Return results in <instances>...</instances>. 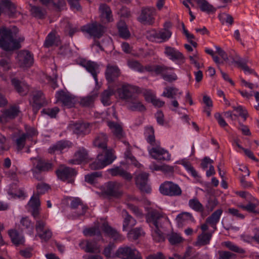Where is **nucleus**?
<instances>
[{"mask_svg": "<svg viewBox=\"0 0 259 259\" xmlns=\"http://www.w3.org/2000/svg\"><path fill=\"white\" fill-rule=\"evenodd\" d=\"M56 98L58 102H60L62 105L71 108L75 106L76 100L74 95L68 92L63 90L58 91L56 92Z\"/></svg>", "mask_w": 259, "mask_h": 259, "instance_id": "13", "label": "nucleus"}, {"mask_svg": "<svg viewBox=\"0 0 259 259\" xmlns=\"http://www.w3.org/2000/svg\"><path fill=\"white\" fill-rule=\"evenodd\" d=\"M16 60L20 68H29L34 63L33 54L26 50H20L17 52Z\"/></svg>", "mask_w": 259, "mask_h": 259, "instance_id": "7", "label": "nucleus"}, {"mask_svg": "<svg viewBox=\"0 0 259 259\" xmlns=\"http://www.w3.org/2000/svg\"><path fill=\"white\" fill-rule=\"evenodd\" d=\"M115 245L113 243L110 242L107 246H105L103 251V254L107 258H115V253L112 254V251L115 249Z\"/></svg>", "mask_w": 259, "mask_h": 259, "instance_id": "52", "label": "nucleus"}, {"mask_svg": "<svg viewBox=\"0 0 259 259\" xmlns=\"http://www.w3.org/2000/svg\"><path fill=\"white\" fill-rule=\"evenodd\" d=\"M88 158L87 151L82 148L76 151L74 155V159L69 160V163L76 164H79Z\"/></svg>", "mask_w": 259, "mask_h": 259, "instance_id": "30", "label": "nucleus"}, {"mask_svg": "<svg viewBox=\"0 0 259 259\" xmlns=\"http://www.w3.org/2000/svg\"><path fill=\"white\" fill-rule=\"evenodd\" d=\"M11 32L10 31H4L3 35L6 40L0 39V48L5 51H10L18 50L21 47L20 42L24 40L23 36L20 37L18 39L12 38Z\"/></svg>", "mask_w": 259, "mask_h": 259, "instance_id": "2", "label": "nucleus"}, {"mask_svg": "<svg viewBox=\"0 0 259 259\" xmlns=\"http://www.w3.org/2000/svg\"><path fill=\"white\" fill-rule=\"evenodd\" d=\"M32 103L45 106L47 104V101L46 100L44 94L40 91H38L34 93L32 98Z\"/></svg>", "mask_w": 259, "mask_h": 259, "instance_id": "42", "label": "nucleus"}, {"mask_svg": "<svg viewBox=\"0 0 259 259\" xmlns=\"http://www.w3.org/2000/svg\"><path fill=\"white\" fill-rule=\"evenodd\" d=\"M108 171L113 177L120 176L128 181H131L132 179L131 174L120 166H116L114 168L109 169Z\"/></svg>", "mask_w": 259, "mask_h": 259, "instance_id": "23", "label": "nucleus"}, {"mask_svg": "<svg viewBox=\"0 0 259 259\" xmlns=\"http://www.w3.org/2000/svg\"><path fill=\"white\" fill-rule=\"evenodd\" d=\"M9 235L12 243L17 246L23 244L24 242L23 237L20 235L19 232L15 230L9 231Z\"/></svg>", "mask_w": 259, "mask_h": 259, "instance_id": "39", "label": "nucleus"}, {"mask_svg": "<svg viewBox=\"0 0 259 259\" xmlns=\"http://www.w3.org/2000/svg\"><path fill=\"white\" fill-rule=\"evenodd\" d=\"M108 141V139L107 135L104 133H100L95 137L93 143L95 147L102 149L105 154L106 151L112 150V149H107Z\"/></svg>", "mask_w": 259, "mask_h": 259, "instance_id": "20", "label": "nucleus"}, {"mask_svg": "<svg viewBox=\"0 0 259 259\" xmlns=\"http://www.w3.org/2000/svg\"><path fill=\"white\" fill-rule=\"evenodd\" d=\"M102 230L107 235L113 238L114 240H117L120 237L119 233L108 224H103Z\"/></svg>", "mask_w": 259, "mask_h": 259, "instance_id": "44", "label": "nucleus"}, {"mask_svg": "<svg viewBox=\"0 0 259 259\" xmlns=\"http://www.w3.org/2000/svg\"><path fill=\"white\" fill-rule=\"evenodd\" d=\"M10 31L11 32V35L12 36V38H14V37H16L17 34L19 32L18 28L14 26L11 29L7 28L6 27H2L0 28V39H2L4 41L6 40L5 37L3 36V33H4V31Z\"/></svg>", "mask_w": 259, "mask_h": 259, "instance_id": "58", "label": "nucleus"}, {"mask_svg": "<svg viewBox=\"0 0 259 259\" xmlns=\"http://www.w3.org/2000/svg\"><path fill=\"white\" fill-rule=\"evenodd\" d=\"M225 246L232 251L239 253H245V250L243 248L239 247L230 241L225 242Z\"/></svg>", "mask_w": 259, "mask_h": 259, "instance_id": "62", "label": "nucleus"}, {"mask_svg": "<svg viewBox=\"0 0 259 259\" xmlns=\"http://www.w3.org/2000/svg\"><path fill=\"white\" fill-rule=\"evenodd\" d=\"M35 220V230L37 233L42 232L46 225V218L41 213L35 215H32Z\"/></svg>", "mask_w": 259, "mask_h": 259, "instance_id": "36", "label": "nucleus"}, {"mask_svg": "<svg viewBox=\"0 0 259 259\" xmlns=\"http://www.w3.org/2000/svg\"><path fill=\"white\" fill-rule=\"evenodd\" d=\"M124 218L123 221V230L127 231L132 229L137 224V221L126 210L122 211Z\"/></svg>", "mask_w": 259, "mask_h": 259, "instance_id": "27", "label": "nucleus"}, {"mask_svg": "<svg viewBox=\"0 0 259 259\" xmlns=\"http://www.w3.org/2000/svg\"><path fill=\"white\" fill-rule=\"evenodd\" d=\"M31 208V215H36L40 213V202L38 195H33L28 204Z\"/></svg>", "mask_w": 259, "mask_h": 259, "instance_id": "24", "label": "nucleus"}, {"mask_svg": "<svg viewBox=\"0 0 259 259\" xmlns=\"http://www.w3.org/2000/svg\"><path fill=\"white\" fill-rule=\"evenodd\" d=\"M121 185L115 181H109L104 184L103 193L108 197L118 198L122 195Z\"/></svg>", "mask_w": 259, "mask_h": 259, "instance_id": "9", "label": "nucleus"}, {"mask_svg": "<svg viewBox=\"0 0 259 259\" xmlns=\"http://www.w3.org/2000/svg\"><path fill=\"white\" fill-rule=\"evenodd\" d=\"M171 32L166 28L159 31V42H162L168 40L171 35Z\"/></svg>", "mask_w": 259, "mask_h": 259, "instance_id": "56", "label": "nucleus"}, {"mask_svg": "<svg viewBox=\"0 0 259 259\" xmlns=\"http://www.w3.org/2000/svg\"><path fill=\"white\" fill-rule=\"evenodd\" d=\"M176 220L178 223H182L188 220H190L191 221H194V219L192 214L188 212H183L179 214L177 216Z\"/></svg>", "mask_w": 259, "mask_h": 259, "instance_id": "59", "label": "nucleus"}, {"mask_svg": "<svg viewBox=\"0 0 259 259\" xmlns=\"http://www.w3.org/2000/svg\"><path fill=\"white\" fill-rule=\"evenodd\" d=\"M59 179L62 181H68V183H72L77 175V171L75 168L61 165L55 171Z\"/></svg>", "mask_w": 259, "mask_h": 259, "instance_id": "11", "label": "nucleus"}, {"mask_svg": "<svg viewBox=\"0 0 259 259\" xmlns=\"http://www.w3.org/2000/svg\"><path fill=\"white\" fill-rule=\"evenodd\" d=\"M172 67H167L164 65H157L156 71V75H161L162 77L165 75L168 74L169 71L173 70Z\"/></svg>", "mask_w": 259, "mask_h": 259, "instance_id": "57", "label": "nucleus"}, {"mask_svg": "<svg viewBox=\"0 0 259 259\" xmlns=\"http://www.w3.org/2000/svg\"><path fill=\"white\" fill-rule=\"evenodd\" d=\"M145 137L147 142L152 146H157L158 142L155 141L154 130L152 126L147 127L145 130Z\"/></svg>", "mask_w": 259, "mask_h": 259, "instance_id": "37", "label": "nucleus"}, {"mask_svg": "<svg viewBox=\"0 0 259 259\" xmlns=\"http://www.w3.org/2000/svg\"><path fill=\"white\" fill-rule=\"evenodd\" d=\"M102 230L107 235L113 238L114 240H117L120 237L119 233L108 224H103Z\"/></svg>", "mask_w": 259, "mask_h": 259, "instance_id": "43", "label": "nucleus"}, {"mask_svg": "<svg viewBox=\"0 0 259 259\" xmlns=\"http://www.w3.org/2000/svg\"><path fill=\"white\" fill-rule=\"evenodd\" d=\"M186 170L195 179H199L200 177L197 171L189 162H185L182 163Z\"/></svg>", "mask_w": 259, "mask_h": 259, "instance_id": "53", "label": "nucleus"}, {"mask_svg": "<svg viewBox=\"0 0 259 259\" xmlns=\"http://www.w3.org/2000/svg\"><path fill=\"white\" fill-rule=\"evenodd\" d=\"M37 236L45 241H48L52 236V232L49 229L44 230L42 232L37 233Z\"/></svg>", "mask_w": 259, "mask_h": 259, "instance_id": "61", "label": "nucleus"}, {"mask_svg": "<svg viewBox=\"0 0 259 259\" xmlns=\"http://www.w3.org/2000/svg\"><path fill=\"white\" fill-rule=\"evenodd\" d=\"M80 30L83 33L89 34L95 39H99L104 33V27L97 22H94L83 25L81 27Z\"/></svg>", "mask_w": 259, "mask_h": 259, "instance_id": "5", "label": "nucleus"}, {"mask_svg": "<svg viewBox=\"0 0 259 259\" xmlns=\"http://www.w3.org/2000/svg\"><path fill=\"white\" fill-rule=\"evenodd\" d=\"M59 111V108L58 107H55L52 108H44L41 111V113L47 115L51 118H54L56 117Z\"/></svg>", "mask_w": 259, "mask_h": 259, "instance_id": "51", "label": "nucleus"}, {"mask_svg": "<svg viewBox=\"0 0 259 259\" xmlns=\"http://www.w3.org/2000/svg\"><path fill=\"white\" fill-rule=\"evenodd\" d=\"M114 94V91L113 89L108 88L105 90L101 95V101L104 106L111 105V97Z\"/></svg>", "mask_w": 259, "mask_h": 259, "instance_id": "38", "label": "nucleus"}, {"mask_svg": "<svg viewBox=\"0 0 259 259\" xmlns=\"http://www.w3.org/2000/svg\"><path fill=\"white\" fill-rule=\"evenodd\" d=\"M164 54L173 61L176 60L183 61L185 58L182 53L175 48L170 47L165 48Z\"/></svg>", "mask_w": 259, "mask_h": 259, "instance_id": "26", "label": "nucleus"}, {"mask_svg": "<svg viewBox=\"0 0 259 259\" xmlns=\"http://www.w3.org/2000/svg\"><path fill=\"white\" fill-rule=\"evenodd\" d=\"M28 137L27 133H23L16 139L15 143L19 150H21L24 148Z\"/></svg>", "mask_w": 259, "mask_h": 259, "instance_id": "54", "label": "nucleus"}, {"mask_svg": "<svg viewBox=\"0 0 259 259\" xmlns=\"http://www.w3.org/2000/svg\"><path fill=\"white\" fill-rule=\"evenodd\" d=\"M159 191L163 195L179 196L182 194L180 186L171 181H165L160 185Z\"/></svg>", "mask_w": 259, "mask_h": 259, "instance_id": "8", "label": "nucleus"}, {"mask_svg": "<svg viewBox=\"0 0 259 259\" xmlns=\"http://www.w3.org/2000/svg\"><path fill=\"white\" fill-rule=\"evenodd\" d=\"M117 28L120 37L128 39L131 36V33L124 21H121L117 24Z\"/></svg>", "mask_w": 259, "mask_h": 259, "instance_id": "35", "label": "nucleus"}, {"mask_svg": "<svg viewBox=\"0 0 259 259\" xmlns=\"http://www.w3.org/2000/svg\"><path fill=\"white\" fill-rule=\"evenodd\" d=\"M72 146L73 144L70 141L60 140L49 148V152L52 154L58 151L62 152L64 150L72 147Z\"/></svg>", "mask_w": 259, "mask_h": 259, "instance_id": "21", "label": "nucleus"}, {"mask_svg": "<svg viewBox=\"0 0 259 259\" xmlns=\"http://www.w3.org/2000/svg\"><path fill=\"white\" fill-rule=\"evenodd\" d=\"M146 222L153 229L152 236L153 240L160 242L164 241L165 237L164 234L160 230L162 227L163 221L166 220L164 214L157 210H150L146 215Z\"/></svg>", "mask_w": 259, "mask_h": 259, "instance_id": "1", "label": "nucleus"}, {"mask_svg": "<svg viewBox=\"0 0 259 259\" xmlns=\"http://www.w3.org/2000/svg\"><path fill=\"white\" fill-rule=\"evenodd\" d=\"M197 4L199 7L200 10L208 14L214 13L216 9L210 5L206 0H197Z\"/></svg>", "mask_w": 259, "mask_h": 259, "instance_id": "40", "label": "nucleus"}, {"mask_svg": "<svg viewBox=\"0 0 259 259\" xmlns=\"http://www.w3.org/2000/svg\"><path fill=\"white\" fill-rule=\"evenodd\" d=\"M60 43V39L55 35L54 33L51 32L47 36L44 46L45 47L49 48L54 45L58 46Z\"/></svg>", "mask_w": 259, "mask_h": 259, "instance_id": "34", "label": "nucleus"}, {"mask_svg": "<svg viewBox=\"0 0 259 259\" xmlns=\"http://www.w3.org/2000/svg\"><path fill=\"white\" fill-rule=\"evenodd\" d=\"M1 5L6 9V12L10 18H17L21 15L20 8L11 1L2 0Z\"/></svg>", "mask_w": 259, "mask_h": 259, "instance_id": "17", "label": "nucleus"}, {"mask_svg": "<svg viewBox=\"0 0 259 259\" xmlns=\"http://www.w3.org/2000/svg\"><path fill=\"white\" fill-rule=\"evenodd\" d=\"M168 240L171 245H176L182 242L183 239L178 234L172 233L169 236Z\"/></svg>", "mask_w": 259, "mask_h": 259, "instance_id": "64", "label": "nucleus"}, {"mask_svg": "<svg viewBox=\"0 0 259 259\" xmlns=\"http://www.w3.org/2000/svg\"><path fill=\"white\" fill-rule=\"evenodd\" d=\"M11 83L17 92L21 96L26 95L28 92L29 87L25 82L13 78L11 79Z\"/></svg>", "mask_w": 259, "mask_h": 259, "instance_id": "22", "label": "nucleus"}, {"mask_svg": "<svg viewBox=\"0 0 259 259\" xmlns=\"http://www.w3.org/2000/svg\"><path fill=\"white\" fill-rule=\"evenodd\" d=\"M115 159L112 150L106 151L104 156L102 154L98 155L97 159L90 164V168L92 170L102 169L112 163Z\"/></svg>", "mask_w": 259, "mask_h": 259, "instance_id": "3", "label": "nucleus"}, {"mask_svg": "<svg viewBox=\"0 0 259 259\" xmlns=\"http://www.w3.org/2000/svg\"><path fill=\"white\" fill-rule=\"evenodd\" d=\"M181 92H179V89L175 87H167L164 88L162 96L170 99H175L177 95L179 97L182 95Z\"/></svg>", "mask_w": 259, "mask_h": 259, "instance_id": "41", "label": "nucleus"}, {"mask_svg": "<svg viewBox=\"0 0 259 259\" xmlns=\"http://www.w3.org/2000/svg\"><path fill=\"white\" fill-rule=\"evenodd\" d=\"M32 166L41 171L47 172L51 171L53 168V164L52 162L41 157H35L31 159Z\"/></svg>", "mask_w": 259, "mask_h": 259, "instance_id": "18", "label": "nucleus"}, {"mask_svg": "<svg viewBox=\"0 0 259 259\" xmlns=\"http://www.w3.org/2000/svg\"><path fill=\"white\" fill-rule=\"evenodd\" d=\"M20 112L19 107L13 105L4 110L2 116L6 119H13L18 116Z\"/></svg>", "mask_w": 259, "mask_h": 259, "instance_id": "29", "label": "nucleus"}, {"mask_svg": "<svg viewBox=\"0 0 259 259\" xmlns=\"http://www.w3.org/2000/svg\"><path fill=\"white\" fill-rule=\"evenodd\" d=\"M150 156L154 159L159 161H169L170 159V154L168 151L160 147V143L158 142L157 146H155L148 149Z\"/></svg>", "mask_w": 259, "mask_h": 259, "instance_id": "14", "label": "nucleus"}, {"mask_svg": "<svg viewBox=\"0 0 259 259\" xmlns=\"http://www.w3.org/2000/svg\"><path fill=\"white\" fill-rule=\"evenodd\" d=\"M81 65L83 67H84L89 73H90L92 74L96 82L97 83V70L99 69V67L98 64L95 62L92 61H88L87 62L81 63Z\"/></svg>", "mask_w": 259, "mask_h": 259, "instance_id": "25", "label": "nucleus"}, {"mask_svg": "<svg viewBox=\"0 0 259 259\" xmlns=\"http://www.w3.org/2000/svg\"><path fill=\"white\" fill-rule=\"evenodd\" d=\"M139 91V89L137 86L125 83L117 89V93L120 99L128 102L132 99L135 100L136 93Z\"/></svg>", "mask_w": 259, "mask_h": 259, "instance_id": "4", "label": "nucleus"}, {"mask_svg": "<svg viewBox=\"0 0 259 259\" xmlns=\"http://www.w3.org/2000/svg\"><path fill=\"white\" fill-rule=\"evenodd\" d=\"M70 207L72 209L75 210L74 212L77 217L84 215L89 209L87 205L84 204L81 199L78 197L73 198L71 200Z\"/></svg>", "mask_w": 259, "mask_h": 259, "instance_id": "15", "label": "nucleus"}, {"mask_svg": "<svg viewBox=\"0 0 259 259\" xmlns=\"http://www.w3.org/2000/svg\"><path fill=\"white\" fill-rule=\"evenodd\" d=\"M127 103H129L128 105V109L131 111H138L142 112L146 110L145 107L139 100L138 95L135 97V100L132 99Z\"/></svg>", "mask_w": 259, "mask_h": 259, "instance_id": "31", "label": "nucleus"}, {"mask_svg": "<svg viewBox=\"0 0 259 259\" xmlns=\"http://www.w3.org/2000/svg\"><path fill=\"white\" fill-rule=\"evenodd\" d=\"M120 75V71L116 65L108 64L105 72L106 79L108 83L114 82Z\"/></svg>", "mask_w": 259, "mask_h": 259, "instance_id": "19", "label": "nucleus"}, {"mask_svg": "<svg viewBox=\"0 0 259 259\" xmlns=\"http://www.w3.org/2000/svg\"><path fill=\"white\" fill-rule=\"evenodd\" d=\"M223 212L221 208L217 209L206 219V223L210 226H215L219 222Z\"/></svg>", "mask_w": 259, "mask_h": 259, "instance_id": "32", "label": "nucleus"}, {"mask_svg": "<svg viewBox=\"0 0 259 259\" xmlns=\"http://www.w3.org/2000/svg\"><path fill=\"white\" fill-rule=\"evenodd\" d=\"M107 125L116 138L121 139L124 137L125 134L123 132L122 127L119 123L114 121H109Z\"/></svg>", "mask_w": 259, "mask_h": 259, "instance_id": "28", "label": "nucleus"}, {"mask_svg": "<svg viewBox=\"0 0 259 259\" xmlns=\"http://www.w3.org/2000/svg\"><path fill=\"white\" fill-rule=\"evenodd\" d=\"M212 234L210 233H203L198 237L196 245L204 246L208 244L211 238Z\"/></svg>", "mask_w": 259, "mask_h": 259, "instance_id": "45", "label": "nucleus"}, {"mask_svg": "<svg viewBox=\"0 0 259 259\" xmlns=\"http://www.w3.org/2000/svg\"><path fill=\"white\" fill-rule=\"evenodd\" d=\"M31 171L32 173L33 178L36 180L38 181H42L44 180L45 177L44 175V173L45 172L44 171H41L33 166L31 169Z\"/></svg>", "mask_w": 259, "mask_h": 259, "instance_id": "60", "label": "nucleus"}, {"mask_svg": "<svg viewBox=\"0 0 259 259\" xmlns=\"http://www.w3.org/2000/svg\"><path fill=\"white\" fill-rule=\"evenodd\" d=\"M115 256L121 259H142L137 249L128 246L119 247L115 252Z\"/></svg>", "mask_w": 259, "mask_h": 259, "instance_id": "12", "label": "nucleus"}, {"mask_svg": "<svg viewBox=\"0 0 259 259\" xmlns=\"http://www.w3.org/2000/svg\"><path fill=\"white\" fill-rule=\"evenodd\" d=\"M97 97V94H94L82 98L80 101V104L82 107H90L94 104Z\"/></svg>", "mask_w": 259, "mask_h": 259, "instance_id": "50", "label": "nucleus"}, {"mask_svg": "<svg viewBox=\"0 0 259 259\" xmlns=\"http://www.w3.org/2000/svg\"><path fill=\"white\" fill-rule=\"evenodd\" d=\"M258 205V202L257 201V203L249 202L246 205H241L240 207L248 212L257 214H259V210L256 209Z\"/></svg>", "mask_w": 259, "mask_h": 259, "instance_id": "47", "label": "nucleus"}, {"mask_svg": "<svg viewBox=\"0 0 259 259\" xmlns=\"http://www.w3.org/2000/svg\"><path fill=\"white\" fill-rule=\"evenodd\" d=\"M69 128L78 137H84L91 132L90 124L83 121H71L69 124Z\"/></svg>", "mask_w": 259, "mask_h": 259, "instance_id": "10", "label": "nucleus"}, {"mask_svg": "<svg viewBox=\"0 0 259 259\" xmlns=\"http://www.w3.org/2000/svg\"><path fill=\"white\" fill-rule=\"evenodd\" d=\"M83 233L85 236L92 237L96 236L99 239L102 238L101 232L98 227L86 228L83 230Z\"/></svg>", "mask_w": 259, "mask_h": 259, "instance_id": "46", "label": "nucleus"}, {"mask_svg": "<svg viewBox=\"0 0 259 259\" xmlns=\"http://www.w3.org/2000/svg\"><path fill=\"white\" fill-rule=\"evenodd\" d=\"M156 11L155 8L151 7L142 8L141 13L137 20L144 25H152L155 21Z\"/></svg>", "mask_w": 259, "mask_h": 259, "instance_id": "6", "label": "nucleus"}, {"mask_svg": "<svg viewBox=\"0 0 259 259\" xmlns=\"http://www.w3.org/2000/svg\"><path fill=\"white\" fill-rule=\"evenodd\" d=\"M149 174L146 172H142L138 175L136 178V184L141 191L150 193L151 188L148 184Z\"/></svg>", "mask_w": 259, "mask_h": 259, "instance_id": "16", "label": "nucleus"}, {"mask_svg": "<svg viewBox=\"0 0 259 259\" xmlns=\"http://www.w3.org/2000/svg\"><path fill=\"white\" fill-rule=\"evenodd\" d=\"M20 225L22 229H27L30 234L33 232V225L28 217H23L20 220Z\"/></svg>", "mask_w": 259, "mask_h": 259, "instance_id": "49", "label": "nucleus"}, {"mask_svg": "<svg viewBox=\"0 0 259 259\" xmlns=\"http://www.w3.org/2000/svg\"><path fill=\"white\" fill-rule=\"evenodd\" d=\"M99 10L102 18H105L106 21L108 22L113 21V19L112 15V11L107 4H101L99 7Z\"/></svg>", "mask_w": 259, "mask_h": 259, "instance_id": "33", "label": "nucleus"}, {"mask_svg": "<svg viewBox=\"0 0 259 259\" xmlns=\"http://www.w3.org/2000/svg\"><path fill=\"white\" fill-rule=\"evenodd\" d=\"M188 204L190 207L197 212H202L204 211L203 205L197 198L190 199Z\"/></svg>", "mask_w": 259, "mask_h": 259, "instance_id": "48", "label": "nucleus"}, {"mask_svg": "<svg viewBox=\"0 0 259 259\" xmlns=\"http://www.w3.org/2000/svg\"><path fill=\"white\" fill-rule=\"evenodd\" d=\"M102 174L101 171H95L88 174L84 177V180L86 182L93 184L95 183L97 178L101 177Z\"/></svg>", "mask_w": 259, "mask_h": 259, "instance_id": "55", "label": "nucleus"}, {"mask_svg": "<svg viewBox=\"0 0 259 259\" xmlns=\"http://www.w3.org/2000/svg\"><path fill=\"white\" fill-rule=\"evenodd\" d=\"M219 259H235L236 255L228 251H219Z\"/></svg>", "mask_w": 259, "mask_h": 259, "instance_id": "63", "label": "nucleus"}]
</instances>
